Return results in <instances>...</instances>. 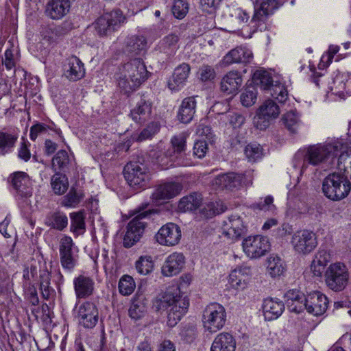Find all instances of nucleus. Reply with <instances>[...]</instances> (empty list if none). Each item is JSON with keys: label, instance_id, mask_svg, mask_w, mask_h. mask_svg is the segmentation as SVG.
<instances>
[{"label": "nucleus", "instance_id": "23", "mask_svg": "<svg viewBox=\"0 0 351 351\" xmlns=\"http://www.w3.org/2000/svg\"><path fill=\"white\" fill-rule=\"evenodd\" d=\"M242 84V77L238 71H232L226 74L221 81L222 92L230 95L238 92Z\"/></svg>", "mask_w": 351, "mask_h": 351}, {"label": "nucleus", "instance_id": "30", "mask_svg": "<svg viewBox=\"0 0 351 351\" xmlns=\"http://www.w3.org/2000/svg\"><path fill=\"white\" fill-rule=\"evenodd\" d=\"M180 302V291L178 289H168L165 293L160 295L156 300L158 307H169L171 306L182 307Z\"/></svg>", "mask_w": 351, "mask_h": 351}, {"label": "nucleus", "instance_id": "18", "mask_svg": "<svg viewBox=\"0 0 351 351\" xmlns=\"http://www.w3.org/2000/svg\"><path fill=\"white\" fill-rule=\"evenodd\" d=\"M251 276L250 267L241 266L231 271L228 282L233 289L243 290L247 287Z\"/></svg>", "mask_w": 351, "mask_h": 351}, {"label": "nucleus", "instance_id": "31", "mask_svg": "<svg viewBox=\"0 0 351 351\" xmlns=\"http://www.w3.org/2000/svg\"><path fill=\"white\" fill-rule=\"evenodd\" d=\"M151 114L152 104L144 99H141L130 112L132 119L136 123H142L148 120Z\"/></svg>", "mask_w": 351, "mask_h": 351}, {"label": "nucleus", "instance_id": "11", "mask_svg": "<svg viewBox=\"0 0 351 351\" xmlns=\"http://www.w3.org/2000/svg\"><path fill=\"white\" fill-rule=\"evenodd\" d=\"M9 180L19 199L26 202L32 196V181L25 172H14L10 176Z\"/></svg>", "mask_w": 351, "mask_h": 351}, {"label": "nucleus", "instance_id": "12", "mask_svg": "<svg viewBox=\"0 0 351 351\" xmlns=\"http://www.w3.org/2000/svg\"><path fill=\"white\" fill-rule=\"evenodd\" d=\"M225 308H205L202 322L206 331L214 333L221 330L226 322Z\"/></svg>", "mask_w": 351, "mask_h": 351}, {"label": "nucleus", "instance_id": "4", "mask_svg": "<svg viewBox=\"0 0 351 351\" xmlns=\"http://www.w3.org/2000/svg\"><path fill=\"white\" fill-rule=\"evenodd\" d=\"M134 215L135 216L127 225V230L123 237V244L126 248L132 247L141 239L147 226V220L149 219L150 212L135 210Z\"/></svg>", "mask_w": 351, "mask_h": 351}, {"label": "nucleus", "instance_id": "39", "mask_svg": "<svg viewBox=\"0 0 351 351\" xmlns=\"http://www.w3.org/2000/svg\"><path fill=\"white\" fill-rule=\"evenodd\" d=\"M147 45V41L143 36H132L128 38L125 51L128 53L138 54L144 50Z\"/></svg>", "mask_w": 351, "mask_h": 351}, {"label": "nucleus", "instance_id": "3", "mask_svg": "<svg viewBox=\"0 0 351 351\" xmlns=\"http://www.w3.org/2000/svg\"><path fill=\"white\" fill-rule=\"evenodd\" d=\"M350 189V181L340 173L329 174L322 182L323 193L332 201H339L345 198L349 194Z\"/></svg>", "mask_w": 351, "mask_h": 351}, {"label": "nucleus", "instance_id": "6", "mask_svg": "<svg viewBox=\"0 0 351 351\" xmlns=\"http://www.w3.org/2000/svg\"><path fill=\"white\" fill-rule=\"evenodd\" d=\"M125 19L120 10H114L102 14L93 25L99 36H106L117 31L125 23Z\"/></svg>", "mask_w": 351, "mask_h": 351}, {"label": "nucleus", "instance_id": "51", "mask_svg": "<svg viewBox=\"0 0 351 351\" xmlns=\"http://www.w3.org/2000/svg\"><path fill=\"white\" fill-rule=\"evenodd\" d=\"M256 88L254 86H248L241 95V101L244 106H251L256 102Z\"/></svg>", "mask_w": 351, "mask_h": 351}, {"label": "nucleus", "instance_id": "29", "mask_svg": "<svg viewBox=\"0 0 351 351\" xmlns=\"http://www.w3.org/2000/svg\"><path fill=\"white\" fill-rule=\"evenodd\" d=\"M330 254L324 250H319L311 265V270L315 276L321 277L326 267L330 261Z\"/></svg>", "mask_w": 351, "mask_h": 351}, {"label": "nucleus", "instance_id": "33", "mask_svg": "<svg viewBox=\"0 0 351 351\" xmlns=\"http://www.w3.org/2000/svg\"><path fill=\"white\" fill-rule=\"evenodd\" d=\"M179 36L175 34H170L165 36L160 40L159 47L160 51L165 53L167 56H174L179 48Z\"/></svg>", "mask_w": 351, "mask_h": 351}, {"label": "nucleus", "instance_id": "5", "mask_svg": "<svg viewBox=\"0 0 351 351\" xmlns=\"http://www.w3.org/2000/svg\"><path fill=\"white\" fill-rule=\"evenodd\" d=\"M123 176L128 184L136 190L146 188L151 180L149 169L138 161L127 163L123 169Z\"/></svg>", "mask_w": 351, "mask_h": 351}, {"label": "nucleus", "instance_id": "21", "mask_svg": "<svg viewBox=\"0 0 351 351\" xmlns=\"http://www.w3.org/2000/svg\"><path fill=\"white\" fill-rule=\"evenodd\" d=\"M191 71L190 66L182 63L178 66L168 82V86L172 90H177L185 84Z\"/></svg>", "mask_w": 351, "mask_h": 351}, {"label": "nucleus", "instance_id": "15", "mask_svg": "<svg viewBox=\"0 0 351 351\" xmlns=\"http://www.w3.org/2000/svg\"><path fill=\"white\" fill-rule=\"evenodd\" d=\"M279 114L278 106L273 100H266L258 108L256 126L260 130L266 129L269 125V119L276 118Z\"/></svg>", "mask_w": 351, "mask_h": 351}, {"label": "nucleus", "instance_id": "2", "mask_svg": "<svg viewBox=\"0 0 351 351\" xmlns=\"http://www.w3.org/2000/svg\"><path fill=\"white\" fill-rule=\"evenodd\" d=\"M342 149L343 143L339 141L326 144H316L304 147L297 152L296 156L303 157V167L306 165L318 166L326 162L329 159L337 157Z\"/></svg>", "mask_w": 351, "mask_h": 351}, {"label": "nucleus", "instance_id": "60", "mask_svg": "<svg viewBox=\"0 0 351 351\" xmlns=\"http://www.w3.org/2000/svg\"><path fill=\"white\" fill-rule=\"evenodd\" d=\"M74 243L73 239L66 235L63 236L60 240V255L65 253L73 252L72 248Z\"/></svg>", "mask_w": 351, "mask_h": 351}, {"label": "nucleus", "instance_id": "9", "mask_svg": "<svg viewBox=\"0 0 351 351\" xmlns=\"http://www.w3.org/2000/svg\"><path fill=\"white\" fill-rule=\"evenodd\" d=\"M325 276L327 286L335 291H340L346 287L349 274L343 264L337 263L329 266Z\"/></svg>", "mask_w": 351, "mask_h": 351}, {"label": "nucleus", "instance_id": "19", "mask_svg": "<svg viewBox=\"0 0 351 351\" xmlns=\"http://www.w3.org/2000/svg\"><path fill=\"white\" fill-rule=\"evenodd\" d=\"M64 75L70 81L81 80L85 76L84 64L75 56L69 57L64 64Z\"/></svg>", "mask_w": 351, "mask_h": 351}, {"label": "nucleus", "instance_id": "49", "mask_svg": "<svg viewBox=\"0 0 351 351\" xmlns=\"http://www.w3.org/2000/svg\"><path fill=\"white\" fill-rule=\"evenodd\" d=\"M245 154L250 162H254L263 156V149L256 143H250L245 148Z\"/></svg>", "mask_w": 351, "mask_h": 351}, {"label": "nucleus", "instance_id": "22", "mask_svg": "<svg viewBox=\"0 0 351 351\" xmlns=\"http://www.w3.org/2000/svg\"><path fill=\"white\" fill-rule=\"evenodd\" d=\"M182 189V186L178 182H167L157 187L152 194V197L156 201L171 199L178 195Z\"/></svg>", "mask_w": 351, "mask_h": 351}, {"label": "nucleus", "instance_id": "57", "mask_svg": "<svg viewBox=\"0 0 351 351\" xmlns=\"http://www.w3.org/2000/svg\"><path fill=\"white\" fill-rule=\"evenodd\" d=\"M159 125L157 123H151L139 134L138 141H145L152 138L159 131Z\"/></svg>", "mask_w": 351, "mask_h": 351}, {"label": "nucleus", "instance_id": "46", "mask_svg": "<svg viewBox=\"0 0 351 351\" xmlns=\"http://www.w3.org/2000/svg\"><path fill=\"white\" fill-rule=\"evenodd\" d=\"M83 193L72 187L69 192L63 197L61 204L65 207H75L82 199Z\"/></svg>", "mask_w": 351, "mask_h": 351}, {"label": "nucleus", "instance_id": "34", "mask_svg": "<svg viewBox=\"0 0 351 351\" xmlns=\"http://www.w3.org/2000/svg\"><path fill=\"white\" fill-rule=\"evenodd\" d=\"M45 223L51 228L62 231L68 225V218L62 212L50 213L46 217Z\"/></svg>", "mask_w": 351, "mask_h": 351}, {"label": "nucleus", "instance_id": "25", "mask_svg": "<svg viewBox=\"0 0 351 351\" xmlns=\"http://www.w3.org/2000/svg\"><path fill=\"white\" fill-rule=\"evenodd\" d=\"M243 224L241 219L237 216H231L225 221L223 233L232 240L239 239L243 232Z\"/></svg>", "mask_w": 351, "mask_h": 351}, {"label": "nucleus", "instance_id": "54", "mask_svg": "<svg viewBox=\"0 0 351 351\" xmlns=\"http://www.w3.org/2000/svg\"><path fill=\"white\" fill-rule=\"evenodd\" d=\"M189 11V4L186 0H174L172 6L173 14L177 19H183Z\"/></svg>", "mask_w": 351, "mask_h": 351}, {"label": "nucleus", "instance_id": "62", "mask_svg": "<svg viewBox=\"0 0 351 351\" xmlns=\"http://www.w3.org/2000/svg\"><path fill=\"white\" fill-rule=\"evenodd\" d=\"M13 51L12 47L8 48L5 52V58L3 59V64L8 70L13 69L16 65Z\"/></svg>", "mask_w": 351, "mask_h": 351}, {"label": "nucleus", "instance_id": "32", "mask_svg": "<svg viewBox=\"0 0 351 351\" xmlns=\"http://www.w3.org/2000/svg\"><path fill=\"white\" fill-rule=\"evenodd\" d=\"M77 315L80 324L87 328H93L98 321L97 308H80Z\"/></svg>", "mask_w": 351, "mask_h": 351}, {"label": "nucleus", "instance_id": "35", "mask_svg": "<svg viewBox=\"0 0 351 351\" xmlns=\"http://www.w3.org/2000/svg\"><path fill=\"white\" fill-rule=\"evenodd\" d=\"M306 296L298 290H289L284 295L282 306L290 307H305Z\"/></svg>", "mask_w": 351, "mask_h": 351}, {"label": "nucleus", "instance_id": "38", "mask_svg": "<svg viewBox=\"0 0 351 351\" xmlns=\"http://www.w3.org/2000/svg\"><path fill=\"white\" fill-rule=\"evenodd\" d=\"M230 16L229 23L234 29H239L243 27L250 18V14L240 8L232 9Z\"/></svg>", "mask_w": 351, "mask_h": 351}, {"label": "nucleus", "instance_id": "44", "mask_svg": "<svg viewBox=\"0 0 351 351\" xmlns=\"http://www.w3.org/2000/svg\"><path fill=\"white\" fill-rule=\"evenodd\" d=\"M51 184L56 194L62 195L67 190L69 182L64 175L56 173L51 178Z\"/></svg>", "mask_w": 351, "mask_h": 351}, {"label": "nucleus", "instance_id": "27", "mask_svg": "<svg viewBox=\"0 0 351 351\" xmlns=\"http://www.w3.org/2000/svg\"><path fill=\"white\" fill-rule=\"evenodd\" d=\"M196 101L194 97L184 99L180 106L178 119L183 123H189L195 113Z\"/></svg>", "mask_w": 351, "mask_h": 351}, {"label": "nucleus", "instance_id": "52", "mask_svg": "<svg viewBox=\"0 0 351 351\" xmlns=\"http://www.w3.org/2000/svg\"><path fill=\"white\" fill-rule=\"evenodd\" d=\"M267 90L270 91L271 97L280 103H284L288 98V92L285 86L282 84H271Z\"/></svg>", "mask_w": 351, "mask_h": 351}, {"label": "nucleus", "instance_id": "40", "mask_svg": "<svg viewBox=\"0 0 351 351\" xmlns=\"http://www.w3.org/2000/svg\"><path fill=\"white\" fill-rule=\"evenodd\" d=\"M328 297L319 291H315L306 296L305 307H327Z\"/></svg>", "mask_w": 351, "mask_h": 351}, {"label": "nucleus", "instance_id": "7", "mask_svg": "<svg viewBox=\"0 0 351 351\" xmlns=\"http://www.w3.org/2000/svg\"><path fill=\"white\" fill-rule=\"evenodd\" d=\"M291 243L296 254L306 255L317 247V237L315 233L308 230H298L293 234Z\"/></svg>", "mask_w": 351, "mask_h": 351}, {"label": "nucleus", "instance_id": "45", "mask_svg": "<svg viewBox=\"0 0 351 351\" xmlns=\"http://www.w3.org/2000/svg\"><path fill=\"white\" fill-rule=\"evenodd\" d=\"M335 88L341 92L351 94V74L339 73L334 79Z\"/></svg>", "mask_w": 351, "mask_h": 351}, {"label": "nucleus", "instance_id": "41", "mask_svg": "<svg viewBox=\"0 0 351 351\" xmlns=\"http://www.w3.org/2000/svg\"><path fill=\"white\" fill-rule=\"evenodd\" d=\"M282 121L285 127L292 133H295L301 124L300 115L294 110L284 114Z\"/></svg>", "mask_w": 351, "mask_h": 351}, {"label": "nucleus", "instance_id": "14", "mask_svg": "<svg viewBox=\"0 0 351 351\" xmlns=\"http://www.w3.org/2000/svg\"><path fill=\"white\" fill-rule=\"evenodd\" d=\"M181 235L180 228L177 224L167 223L159 229L155 237L160 245L173 246L179 243Z\"/></svg>", "mask_w": 351, "mask_h": 351}, {"label": "nucleus", "instance_id": "63", "mask_svg": "<svg viewBox=\"0 0 351 351\" xmlns=\"http://www.w3.org/2000/svg\"><path fill=\"white\" fill-rule=\"evenodd\" d=\"M263 315L265 321H272L278 318L283 313L282 308H263Z\"/></svg>", "mask_w": 351, "mask_h": 351}, {"label": "nucleus", "instance_id": "61", "mask_svg": "<svg viewBox=\"0 0 351 351\" xmlns=\"http://www.w3.org/2000/svg\"><path fill=\"white\" fill-rule=\"evenodd\" d=\"M273 197L270 195H268L265 197L264 200L261 199L259 202L254 204L253 207L254 208H257L264 211L272 210L275 207L273 204Z\"/></svg>", "mask_w": 351, "mask_h": 351}, {"label": "nucleus", "instance_id": "55", "mask_svg": "<svg viewBox=\"0 0 351 351\" xmlns=\"http://www.w3.org/2000/svg\"><path fill=\"white\" fill-rule=\"evenodd\" d=\"M62 267L69 271H72L77 264V257L73 252L65 253L60 255Z\"/></svg>", "mask_w": 351, "mask_h": 351}, {"label": "nucleus", "instance_id": "26", "mask_svg": "<svg viewBox=\"0 0 351 351\" xmlns=\"http://www.w3.org/2000/svg\"><path fill=\"white\" fill-rule=\"evenodd\" d=\"M236 341L229 332H223L217 335L210 348V351H235Z\"/></svg>", "mask_w": 351, "mask_h": 351}, {"label": "nucleus", "instance_id": "16", "mask_svg": "<svg viewBox=\"0 0 351 351\" xmlns=\"http://www.w3.org/2000/svg\"><path fill=\"white\" fill-rule=\"evenodd\" d=\"M71 0H49L45 5V16L53 21L62 19L70 12Z\"/></svg>", "mask_w": 351, "mask_h": 351}, {"label": "nucleus", "instance_id": "1", "mask_svg": "<svg viewBox=\"0 0 351 351\" xmlns=\"http://www.w3.org/2000/svg\"><path fill=\"white\" fill-rule=\"evenodd\" d=\"M148 77V71L140 58L131 60L121 68L117 79L122 93L129 95L135 91Z\"/></svg>", "mask_w": 351, "mask_h": 351}, {"label": "nucleus", "instance_id": "24", "mask_svg": "<svg viewBox=\"0 0 351 351\" xmlns=\"http://www.w3.org/2000/svg\"><path fill=\"white\" fill-rule=\"evenodd\" d=\"M74 289L77 298H85L93 294L95 282L93 280L84 275H80L73 280Z\"/></svg>", "mask_w": 351, "mask_h": 351}, {"label": "nucleus", "instance_id": "37", "mask_svg": "<svg viewBox=\"0 0 351 351\" xmlns=\"http://www.w3.org/2000/svg\"><path fill=\"white\" fill-rule=\"evenodd\" d=\"M285 264L278 256H271L267 259V271L271 278L279 277L285 271Z\"/></svg>", "mask_w": 351, "mask_h": 351}, {"label": "nucleus", "instance_id": "56", "mask_svg": "<svg viewBox=\"0 0 351 351\" xmlns=\"http://www.w3.org/2000/svg\"><path fill=\"white\" fill-rule=\"evenodd\" d=\"M186 308H170L167 315V324L175 326L181 317L186 313Z\"/></svg>", "mask_w": 351, "mask_h": 351}, {"label": "nucleus", "instance_id": "50", "mask_svg": "<svg viewBox=\"0 0 351 351\" xmlns=\"http://www.w3.org/2000/svg\"><path fill=\"white\" fill-rule=\"evenodd\" d=\"M187 137L188 134L186 132H182L172 137L171 143L175 153L182 154L185 152Z\"/></svg>", "mask_w": 351, "mask_h": 351}, {"label": "nucleus", "instance_id": "28", "mask_svg": "<svg viewBox=\"0 0 351 351\" xmlns=\"http://www.w3.org/2000/svg\"><path fill=\"white\" fill-rule=\"evenodd\" d=\"M19 138L17 132L0 131V156L10 154L14 150Z\"/></svg>", "mask_w": 351, "mask_h": 351}, {"label": "nucleus", "instance_id": "48", "mask_svg": "<svg viewBox=\"0 0 351 351\" xmlns=\"http://www.w3.org/2000/svg\"><path fill=\"white\" fill-rule=\"evenodd\" d=\"M118 287L121 295H129L134 291L136 283L132 276L123 275L119 280Z\"/></svg>", "mask_w": 351, "mask_h": 351}, {"label": "nucleus", "instance_id": "8", "mask_svg": "<svg viewBox=\"0 0 351 351\" xmlns=\"http://www.w3.org/2000/svg\"><path fill=\"white\" fill-rule=\"evenodd\" d=\"M280 5L278 0H257L254 5V14L251 19L254 32L265 28V23L269 15Z\"/></svg>", "mask_w": 351, "mask_h": 351}, {"label": "nucleus", "instance_id": "64", "mask_svg": "<svg viewBox=\"0 0 351 351\" xmlns=\"http://www.w3.org/2000/svg\"><path fill=\"white\" fill-rule=\"evenodd\" d=\"M200 79L202 81H208L214 79L215 73L214 69L208 65H203L199 69Z\"/></svg>", "mask_w": 351, "mask_h": 351}, {"label": "nucleus", "instance_id": "58", "mask_svg": "<svg viewBox=\"0 0 351 351\" xmlns=\"http://www.w3.org/2000/svg\"><path fill=\"white\" fill-rule=\"evenodd\" d=\"M193 149L194 156L202 158L208 150V144L205 140H197L195 142Z\"/></svg>", "mask_w": 351, "mask_h": 351}, {"label": "nucleus", "instance_id": "17", "mask_svg": "<svg viewBox=\"0 0 351 351\" xmlns=\"http://www.w3.org/2000/svg\"><path fill=\"white\" fill-rule=\"evenodd\" d=\"M185 265V257L182 253L173 252L169 255L162 267V274L171 277L181 272Z\"/></svg>", "mask_w": 351, "mask_h": 351}, {"label": "nucleus", "instance_id": "47", "mask_svg": "<svg viewBox=\"0 0 351 351\" xmlns=\"http://www.w3.org/2000/svg\"><path fill=\"white\" fill-rule=\"evenodd\" d=\"M137 272L141 275L149 274L154 268V262L150 256H141L135 263Z\"/></svg>", "mask_w": 351, "mask_h": 351}, {"label": "nucleus", "instance_id": "36", "mask_svg": "<svg viewBox=\"0 0 351 351\" xmlns=\"http://www.w3.org/2000/svg\"><path fill=\"white\" fill-rule=\"evenodd\" d=\"M202 204V197L197 193L183 197L179 202L178 208L180 211H193L198 208Z\"/></svg>", "mask_w": 351, "mask_h": 351}, {"label": "nucleus", "instance_id": "42", "mask_svg": "<svg viewBox=\"0 0 351 351\" xmlns=\"http://www.w3.org/2000/svg\"><path fill=\"white\" fill-rule=\"evenodd\" d=\"M252 81L256 86L264 90H267L273 82L269 73L264 70L256 71L253 75Z\"/></svg>", "mask_w": 351, "mask_h": 351}, {"label": "nucleus", "instance_id": "20", "mask_svg": "<svg viewBox=\"0 0 351 351\" xmlns=\"http://www.w3.org/2000/svg\"><path fill=\"white\" fill-rule=\"evenodd\" d=\"M253 58L252 52L245 47H237L230 50L223 58V64L228 66L236 63H248Z\"/></svg>", "mask_w": 351, "mask_h": 351}, {"label": "nucleus", "instance_id": "59", "mask_svg": "<svg viewBox=\"0 0 351 351\" xmlns=\"http://www.w3.org/2000/svg\"><path fill=\"white\" fill-rule=\"evenodd\" d=\"M196 133L199 136L205 137L210 143L214 141L215 135L211 128L204 123L198 125Z\"/></svg>", "mask_w": 351, "mask_h": 351}, {"label": "nucleus", "instance_id": "13", "mask_svg": "<svg viewBox=\"0 0 351 351\" xmlns=\"http://www.w3.org/2000/svg\"><path fill=\"white\" fill-rule=\"evenodd\" d=\"M245 177V174H239L234 172L223 173L215 178L212 181V185L216 190H232L239 187L243 182L245 185L252 184L251 180L247 183L245 182L244 179Z\"/></svg>", "mask_w": 351, "mask_h": 351}, {"label": "nucleus", "instance_id": "43", "mask_svg": "<svg viewBox=\"0 0 351 351\" xmlns=\"http://www.w3.org/2000/svg\"><path fill=\"white\" fill-rule=\"evenodd\" d=\"M69 162L68 153L65 150H60L52 159L51 167L55 171H65L68 168Z\"/></svg>", "mask_w": 351, "mask_h": 351}, {"label": "nucleus", "instance_id": "10", "mask_svg": "<svg viewBox=\"0 0 351 351\" xmlns=\"http://www.w3.org/2000/svg\"><path fill=\"white\" fill-rule=\"evenodd\" d=\"M244 252L250 258H258L265 256L270 250L268 238L260 235L250 236L243 241Z\"/></svg>", "mask_w": 351, "mask_h": 351}, {"label": "nucleus", "instance_id": "53", "mask_svg": "<svg viewBox=\"0 0 351 351\" xmlns=\"http://www.w3.org/2000/svg\"><path fill=\"white\" fill-rule=\"evenodd\" d=\"M71 220V230L79 234L85 229L84 215L82 212L72 213L70 215Z\"/></svg>", "mask_w": 351, "mask_h": 351}]
</instances>
